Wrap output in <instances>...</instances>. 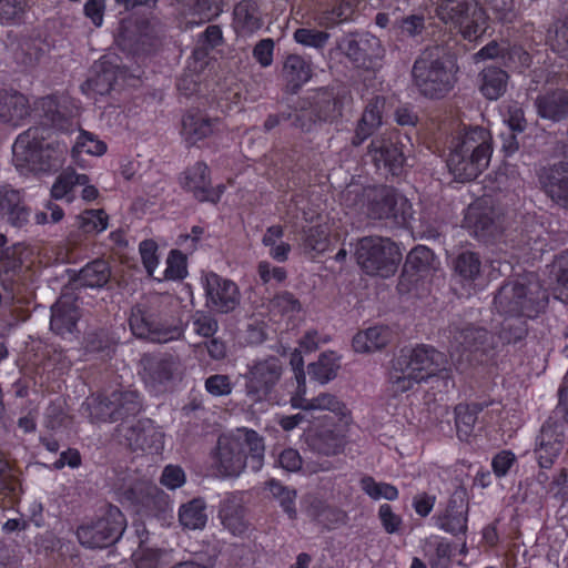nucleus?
<instances>
[{
	"label": "nucleus",
	"instance_id": "1",
	"mask_svg": "<svg viewBox=\"0 0 568 568\" xmlns=\"http://www.w3.org/2000/svg\"><path fill=\"white\" fill-rule=\"evenodd\" d=\"M39 108L42 112L41 125L31 126L19 134L13 144V152L23 156L38 170L50 171L55 169L60 162L57 150L51 143L45 142L50 138V131L73 132L78 128V123L60 110L57 100L52 97L42 98Z\"/></svg>",
	"mask_w": 568,
	"mask_h": 568
},
{
	"label": "nucleus",
	"instance_id": "2",
	"mask_svg": "<svg viewBox=\"0 0 568 568\" xmlns=\"http://www.w3.org/2000/svg\"><path fill=\"white\" fill-rule=\"evenodd\" d=\"M446 364L445 354L432 346L403 348L392 361L388 372L389 390L393 396L408 392L416 384L446 372Z\"/></svg>",
	"mask_w": 568,
	"mask_h": 568
},
{
	"label": "nucleus",
	"instance_id": "3",
	"mask_svg": "<svg viewBox=\"0 0 568 568\" xmlns=\"http://www.w3.org/2000/svg\"><path fill=\"white\" fill-rule=\"evenodd\" d=\"M263 437L253 429H239L233 435H222L213 454L214 466L224 477H236L245 468L258 471L264 464Z\"/></svg>",
	"mask_w": 568,
	"mask_h": 568
},
{
	"label": "nucleus",
	"instance_id": "4",
	"mask_svg": "<svg viewBox=\"0 0 568 568\" xmlns=\"http://www.w3.org/2000/svg\"><path fill=\"white\" fill-rule=\"evenodd\" d=\"M491 153L489 131L480 126L465 130L452 141L448 171L458 182L473 181L488 166Z\"/></svg>",
	"mask_w": 568,
	"mask_h": 568
},
{
	"label": "nucleus",
	"instance_id": "5",
	"mask_svg": "<svg viewBox=\"0 0 568 568\" xmlns=\"http://www.w3.org/2000/svg\"><path fill=\"white\" fill-rule=\"evenodd\" d=\"M458 67L439 45L426 48L412 69L413 83L427 99H442L454 88Z\"/></svg>",
	"mask_w": 568,
	"mask_h": 568
},
{
	"label": "nucleus",
	"instance_id": "6",
	"mask_svg": "<svg viewBox=\"0 0 568 568\" xmlns=\"http://www.w3.org/2000/svg\"><path fill=\"white\" fill-rule=\"evenodd\" d=\"M547 303V292L532 274L507 281L494 297L497 312L507 316L531 318L544 310Z\"/></svg>",
	"mask_w": 568,
	"mask_h": 568
},
{
	"label": "nucleus",
	"instance_id": "7",
	"mask_svg": "<svg viewBox=\"0 0 568 568\" xmlns=\"http://www.w3.org/2000/svg\"><path fill=\"white\" fill-rule=\"evenodd\" d=\"M129 325L138 338L153 343L176 341L184 334L182 325L170 321L163 313L158 295L143 298L131 308Z\"/></svg>",
	"mask_w": 568,
	"mask_h": 568
},
{
	"label": "nucleus",
	"instance_id": "8",
	"mask_svg": "<svg viewBox=\"0 0 568 568\" xmlns=\"http://www.w3.org/2000/svg\"><path fill=\"white\" fill-rule=\"evenodd\" d=\"M125 528L126 519L122 511L109 505L78 527L77 538L85 548H106L121 538Z\"/></svg>",
	"mask_w": 568,
	"mask_h": 568
},
{
	"label": "nucleus",
	"instance_id": "9",
	"mask_svg": "<svg viewBox=\"0 0 568 568\" xmlns=\"http://www.w3.org/2000/svg\"><path fill=\"white\" fill-rule=\"evenodd\" d=\"M436 16L465 40H477L485 31L486 13L477 0H437Z\"/></svg>",
	"mask_w": 568,
	"mask_h": 568
},
{
	"label": "nucleus",
	"instance_id": "10",
	"mask_svg": "<svg viewBox=\"0 0 568 568\" xmlns=\"http://www.w3.org/2000/svg\"><path fill=\"white\" fill-rule=\"evenodd\" d=\"M400 257L398 246L387 237H362L355 248L356 262L368 275L389 277L396 272Z\"/></svg>",
	"mask_w": 568,
	"mask_h": 568
},
{
	"label": "nucleus",
	"instance_id": "11",
	"mask_svg": "<svg viewBox=\"0 0 568 568\" xmlns=\"http://www.w3.org/2000/svg\"><path fill=\"white\" fill-rule=\"evenodd\" d=\"M283 372V362L274 355L255 359L248 364L243 378L244 392L250 402L256 404L275 399V388Z\"/></svg>",
	"mask_w": 568,
	"mask_h": 568
},
{
	"label": "nucleus",
	"instance_id": "12",
	"mask_svg": "<svg viewBox=\"0 0 568 568\" xmlns=\"http://www.w3.org/2000/svg\"><path fill=\"white\" fill-rule=\"evenodd\" d=\"M337 49L357 68L376 70L382 67L385 49L381 40L369 32H355L341 38Z\"/></svg>",
	"mask_w": 568,
	"mask_h": 568
},
{
	"label": "nucleus",
	"instance_id": "13",
	"mask_svg": "<svg viewBox=\"0 0 568 568\" xmlns=\"http://www.w3.org/2000/svg\"><path fill=\"white\" fill-rule=\"evenodd\" d=\"M366 214L373 220H393L405 223L412 206L407 199L389 186H376L365 193Z\"/></svg>",
	"mask_w": 568,
	"mask_h": 568
},
{
	"label": "nucleus",
	"instance_id": "14",
	"mask_svg": "<svg viewBox=\"0 0 568 568\" xmlns=\"http://www.w3.org/2000/svg\"><path fill=\"white\" fill-rule=\"evenodd\" d=\"M142 408V402L136 390H113L109 396H99L90 406V416L97 422L114 423L130 416H135Z\"/></svg>",
	"mask_w": 568,
	"mask_h": 568
},
{
	"label": "nucleus",
	"instance_id": "15",
	"mask_svg": "<svg viewBox=\"0 0 568 568\" xmlns=\"http://www.w3.org/2000/svg\"><path fill=\"white\" fill-rule=\"evenodd\" d=\"M205 306L215 314H229L236 310L241 303L239 286L233 281L214 272L202 275Z\"/></svg>",
	"mask_w": 568,
	"mask_h": 568
},
{
	"label": "nucleus",
	"instance_id": "16",
	"mask_svg": "<svg viewBox=\"0 0 568 568\" xmlns=\"http://www.w3.org/2000/svg\"><path fill=\"white\" fill-rule=\"evenodd\" d=\"M450 346L456 351L460 348L474 354L479 361L488 359L496 355L498 342L496 337L483 327L466 325L449 328Z\"/></svg>",
	"mask_w": 568,
	"mask_h": 568
},
{
	"label": "nucleus",
	"instance_id": "17",
	"mask_svg": "<svg viewBox=\"0 0 568 568\" xmlns=\"http://www.w3.org/2000/svg\"><path fill=\"white\" fill-rule=\"evenodd\" d=\"M181 187L192 193L199 202H210L216 204L225 191L223 184L212 186L210 169L206 163L199 161L192 166L186 168L180 175Z\"/></svg>",
	"mask_w": 568,
	"mask_h": 568
},
{
	"label": "nucleus",
	"instance_id": "18",
	"mask_svg": "<svg viewBox=\"0 0 568 568\" xmlns=\"http://www.w3.org/2000/svg\"><path fill=\"white\" fill-rule=\"evenodd\" d=\"M140 375L144 383L158 388L172 381L180 367V359L170 353H146L140 359Z\"/></svg>",
	"mask_w": 568,
	"mask_h": 568
},
{
	"label": "nucleus",
	"instance_id": "19",
	"mask_svg": "<svg viewBox=\"0 0 568 568\" xmlns=\"http://www.w3.org/2000/svg\"><path fill=\"white\" fill-rule=\"evenodd\" d=\"M368 154L377 168L383 166L392 175L399 176L404 172L406 158L404 145L396 136H378L368 145Z\"/></svg>",
	"mask_w": 568,
	"mask_h": 568
},
{
	"label": "nucleus",
	"instance_id": "20",
	"mask_svg": "<svg viewBox=\"0 0 568 568\" xmlns=\"http://www.w3.org/2000/svg\"><path fill=\"white\" fill-rule=\"evenodd\" d=\"M565 439L564 423L557 415H550L542 424L536 454L541 468H550L559 456Z\"/></svg>",
	"mask_w": 568,
	"mask_h": 568
},
{
	"label": "nucleus",
	"instance_id": "21",
	"mask_svg": "<svg viewBox=\"0 0 568 568\" xmlns=\"http://www.w3.org/2000/svg\"><path fill=\"white\" fill-rule=\"evenodd\" d=\"M468 501L464 488L456 489L448 499L446 508L435 515V525L453 535L466 534L468 523Z\"/></svg>",
	"mask_w": 568,
	"mask_h": 568
},
{
	"label": "nucleus",
	"instance_id": "22",
	"mask_svg": "<svg viewBox=\"0 0 568 568\" xmlns=\"http://www.w3.org/2000/svg\"><path fill=\"white\" fill-rule=\"evenodd\" d=\"M538 180L545 194L557 206L568 210V162L559 161L541 168Z\"/></svg>",
	"mask_w": 568,
	"mask_h": 568
},
{
	"label": "nucleus",
	"instance_id": "23",
	"mask_svg": "<svg viewBox=\"0 0 568 568\" xmlns=\"http://www.w3.org/2000/svg\"><path fill=\"white\" fill-rule=\"evenodd\" d=\"M122 437L132 450L159 453L163 448V433L149 418L122 427Z\"/></svg>",
	"mask_w": 568,
	"mask_h": 568
},
{
	"label": "nucleus",
	"instance_id": "24",
	"mask_svg": "<svg viewBox=\"0 0 568 568\" xmlns=\"http://www.w3.org/2000/svg\"><path fill=\"white\" fill-rule=\"evenodd\" d=\"M80 316L77 297L73 294H63L51 306L50 328L62 337L73 334Z\"/></svg>",
	"mask_w": 568,
	"mask_h": 568
},
{
	"label": "nucleus",
	"instance_id": "25",
	"mask_svg": "<svg viewBox=\"0 0 568 568\" xmlns=\"http://www.w3.org/2000/svg\"><path fill=\"white\" fill-rule=\"evenodd\" d=\"M310 99L312 114L318 122L333 123L342 116L344 95L334 88H320Z\"/></svg>",
	"mask_w": 568,
	"mask_h": 568
},
{
	"label": "nucleus",
	"instance_id": "26",
	"mask_svg": "<svg viewBox=\"0 0 568 568\" xmlns=\"http://www.w3.org/2000/svg\"><path fill=\"white\" fill-rule=\"evenodd\" d=\"M30 210L20 191L10 185L0 187V217L14 227H22L29 222Z\"/></svg>",
	"mask_w": 568,
	"mask_h": 568
},
{
	"label": "nucleus",
	"instance_id": "27",
	"mask_svg": "<svg viewBox=\"0 0 568 568\" xmlns=\"http://www.w3.org/2000/svg\"><path fill=\"white\" fill-rule=\"evenodd\" d=\"M537 114L552 122L568 119V90L555 89L539 94L535 99Z\"/></svg>",
	"mask_w": 568,
	"mask_h": 568
},
{
	"label": "nucleus",
	"instance_id": "28",
	"mask_svg": "<svg viewBox=\"0 0 568 568\" xmlns=\"http://www.w3.org/2000/svg\"><path fill=\"white\" fill-rule=\"evenodd\" d=\"M282 75L286 91L295 94L313 75L311 61L300 54H288L283 63Z\"/></svg>",
	"mask_w": 568,
	"mask_h": 568
},
{
	"label": "nucleus",
	"instance_id": "29",
	"mask_svg": "<svg viewBox=\"0 0 568 568\" xmlns=\"http://www.w3.org/2000/svg\"><path fill=\"white\" fill-rule=\"evenodd\" d=\"M28 98L20 92H0V122L17 128L30 115Z\"/></svg>",
	"mask_w": 568,
	"mask_h": 568
},
{
	"label": "nucleus",
	"instance_id": "30",
	"mask_svg": "<svg viewBox=\"0 0 568 568\" xmlns=\"http://www.w3.org/2000/svg\"><path fill=\"white\" fill-rule=\"evenodd\" d=\"M219 124L217 119H210L200 112H187L182 119V135L190 145L212 135Z\"/></svg>",
	"mask_w": 568,
	"mask_h": 568
},
{
	"label": "nucleus",
	"instance_id": "31",
	"mask_svg": "<svg viewBox=\"0 0 568 568\" xmlns=\"http://www.w3.org/2000/svg\"><path fill=\"white\" fill-rule=\"evenodd\" d=\"M234 30L240 36H251L262 28L263 21L256 2L240 1L233 10Z\"/></svg>",
	"mask_w": 568,
	"mask_h": 568
},
{
	"label": "nucleus",
	"instance_id": "32",
	"mask_svg": "<svg viewBox=\"0 0 568 568\" xmlns=\"http://www.w3.org/2000/svg\"><path fill=\"white\" fill-rule=\"evenodd\" d=\"M465 226L480 241H489L499 233V226L491 211L469 207L465 216Z\"/></svg>",
	"mask_w": 568,
	"mask_h": 568
},
{
	"label": "nucleus",
	"instance_id": "33",
	"mask_svg": "<svg viewBox=\"0 0 568 568\" xmlns=\"http://www.w3.org/2000/svg\"><path fill=\"white\" fill-rule=\"evenodd\" d=\"M344 443V436L339 429L333 426H321L308 437L311 449L325 456L336 455L342 452Z\"/></svg>",
	"mask_w": 568,
	"mask_h": 568
},
{
	"label": "nucleus",
	"instance_id": "34",
	"mask_svg": "<svg viewBox=\"0 0 568 568\" xmlns=\"http://www.w3.org/2000/svg\"><path fill=\"white\" fill-rule=\"evenodd\" d=\"M509 75L499 67L487 65L478 74V88L488 100L499 99L507 89Z\"/></svg>",
	"mask_w": 568,
	"mask_h": 568
},
{
	"label": "nucleus",
	"instance_id": "35",
	"mask_svg": "<svg viewBox=\"0 0 568 568\" xmlns=\"http://www.w3.org/2000/svg\"><path fill=\"white\" fill-rule=\"evenodd\" d=\"M111 276L109 262L103 258H95L79 271L75 281L83 287L102 288L110 282Z\"/></svg>",
	"mask_w": 568,
	"mask_h": 568
},
{
	"label": "nucleus",
	"instance_id": "36",
	"mask_svg": "<svg viewBox=\"0 0 568 568\" xmlns=\"http://www.w3.org/2000/svg\"><path fill=\"white\" fill-rule=\"evenodd\" d=\"M390 332L384 326H373L358 332L353 337V348L358 353H371L379 351L389 342Z\"/></svg>",
	"mask_w": 568,
	"mask_h": 568
},
{
	"label": "nucleus",
	"instance_id": "37",
	"mask_svg": "<svg viewBox=\"0 0 568 568\" xmlns=\"http://www.w3.org/2000/svg\"><path fill=\"white\" fill-rule=\"evenodd\" d=\"M179 523L184 529L202 530L207 523L206 504L202 498H194L179 509Z\"/></svg>",
	"mask_w": 568,
	"mask_h": 568
},
{
	"label": "nucleus",
	"instance_id": "38",
	"mask_svg": "<svg viewBox=\"0 0 568 568\" xmlns=\"http://www.w3.org/2000/svg\"><path fill=\"white\" fill-rule=\"evenodd\" d=\"M87 183H89L87 174H81L72 168H67L57 176L50 191L51 197L53 200L67 199L70 203L73 200L71 196L73 189L77 185H84Z\"/></svg>",
	"mask_w": 568,
	"mask_h": 568
},
{
	"label": "nucleus",
	"instance_id": "39",
	"mask_svg": "<svg viewBox=\"0 0 568 568\" xmlns=\"http://www.w3.org/2000/svg\"><path fill=\"white\" fill-rule=\"evenodd\" d=\"M528 334L527 320L521 316H508L501 324L497 333L498 345H517L521 343Z\"/></svg>",
	"mask_w": 568,
	"mask_h": 568
},
{
	"label": "nucleus",
	"instance_id": "40",
	"mask_svg": "<svg viewBox=\"0 0 568 568\" xmlns=\"http://www.w3.org/2000/svg\"><path fill=\"white\" fill-rule=\"evenodd\" d=\"M486 404L471 403L458 404L455 407V424L457 435L460 439L467 438L474 430L478 414L486 407Z\"/></svg>",
	"mask_w": 568,
	"mask_h": 568
},
{
	"label": "nucleus",
	"instance_id": "41",
	"mask_svg": "<svg viewBox=\"0 0 568 568\" xmlns=\"http://www.w3.org/2000/svg\"><path fill=\"white\" fill-rule=\"evenodd\" d=\"M341 365L334 352H325L320 355L316 362L307 366L312 379L326 384L337 376Z\"/></svg>",
	"mask_w": 568,
	"mask_h": 568
},
{
	"label": "nucleus",
	"instance_id": "42",
	"mask_svg": "<svg viewBox=\"0 0 568 568\" xmlns=\"http://www.w3.org/2000/svg\"><path fill=\"white\" fill-rule=\"evenodd\" d=\"M139 500L148 516L160 517L170 509L169 496L156 486H145Z\"/></svg>",
	"mask_w": 568,
	"mask_h": 568
},
{
	"label": "nucleus",
	"instance_id": "43",
	"mask_svg": "<svg viewBox=\"0 0 568 568\" xmlns=\"http://www.w3.org/2000/svg\"><path fill=\"white\" fill-rule=\"evenodd\" d=\"M265 487L270 490L272 497L280 503L282 509L291 519L296 518V490L284 486L280 480L271 478L265 483Z\"/></svg>",
	"mask_w": 568,
	"mask_h": 568
},
{
	"label": "nucleus",
	"instance_id": "44",
	"mask_svg": "<svg viewBox=\"0 0 568 568\" xmlns=\"http://www.w3.org/2000/svg\"><path fill=\"white\" fill-rule=\"evenodd\" d=\"M106 151V144L95 135L87 131H80L71 154L77 163H80V156L85 153L89 155H102Z\"/></svg>",
	"mask_w": 568,
	"mask_h": 568
},
{
	"label": "nucleus",
	"instance_id": "45",
	"mask_svg": "<svg viewBox=\"0 0 568 568\" xmlns=\"http://www.w3.org/2000/svg\"><path fill=\"white\" fill-rule=\"evenodd\" d=\"M435 255L430 248L424 245L414 247L406 257L405 271L424 273L432 268H435Z\"/></svg>",
	"mask_w": 568,
	"mask_h": 568
},
{
	"label": "nucleus",
	"instance_id": "46",
	"mask_svg": "<svg viewBox=\"0 0 568 568\" xmlns=\"http://www.w3.org/2000/svg\"><path fill=\"white\" fill-rule=\"evenodd\" d=\"M455 272L465 281H475L481 271V261L477 253L464 251L454 260Z\"/></svg>",
	"mask_w": 568,
	"mask_h": 568
},
{
	"label": "nucleus",
	"instance_id": "47",
	"mask_svg": "<svg viewBox=\"0 0 568 568\" xmlns=\"http://www.w3.org/2000/svg\"><path fill=\"white\" fill-rule=\"evenodd\" d=\"M244 511V508L235 503H224L220 509L222 524L233 535H241L246 530Z\"/></svg>",
	"mask_w": 568,
	"mask_h": 568
},
{
	"label": "nucleus",
	"instance_id": "48",
	"mask_svg": "<svg viewBox=\"0 0 568 568\" xmlns=\"http://www.w3.org/2000/svg\"><path fill=\"white\" fill-rule=\"evenodd\" d=\"M77 226L85 234L101 233L108 227L109 216L104 210H85L75 216Z\"/></svg>",
	"mask_w": 568,
	"mask_h": 568
},
{
	"label": "nucleus",
	"instance_id": "49",
	"mask_svg": "<svg viewBox=\"0 0 568 568\" xmlns=\"http://www.w3.org/2000/svg\"><path fill=\"white\" fill-rule=\"evenodd\" d=\"M223 43V33L220 26L211 24L199 36L197 45L193 50L195 59L207 57L209 51Z\"/></svg>",
	"mask_w": 568,
	"mask_h": 568
},
{
	"label": "nucleus",
	"instance_id": "50",
	"mask_svg": "<svg viewBox=\"0 0 568 568\" xmlns=\"http://www.w3.org/2000/svg\"><path fill=\"white\" fill-rule=\"evenodd\" d=\"M362 490L374 500L386 499L396 500L398 489L388 483L376 481L372 476H364L361 481Z\"/></svg>",
	"mask_w": 568,
	"mask_h": 568
},
{
	"label": "nucleus",
	"instance_id": "51",
	"mask_svg": "<svg viewBox=\"0 0 568 568\" xmlns=\"http://www.w3.org/2000/svg\"><path fill=\"white\" fill-rule=\"evenodd\" d=\"M328 247V233L326 227L316 225L304 232L303 248L305 253H323Z\"/></svg>",
	"mask_w": 568,
	"mask_h": 568
},
{
	"label": "nucleus",
	"instance_id": "52",
	"mask_svg": "<svg viewBox=\"0 0 568 568\" xmlns=\"http://www.w3.org/2000/svg\"><path fill=\"white\" fill-rule=\"evenodd\" d=\"M293 38L304 47L322 50L327 44L331 36L328 32L315 28H298L294 31Z\"/></svg>",
	"mask_w": 568,
	"mask_h": 568
},
{
	"label": "nucleus",
	"instance_id": "53",
	"mask_svg": "<svg viewBox=\"0 0 568 568\" xmlns=\"http://www.w3.org/2000/svg\"><path fill=\"white\" fill-rule=\"evenodd\" d=\"M207 311H195L192 314L191 321L194 332L205 338L213 337L219 329L217 320Z\"/></svg>",
	"mask_w": 568,
	"mask_h": 568
},
{
	"label": "nucleus",
	"instance_id": "54",
	"mask_svg": "<svg viewBox=\"0 0 568 568\" xmlns=\"http://www.w3.org/2000/svg\"><path fill=\"white\" fill-rule=\"evenodd\" d=\"M303 409H321L329 410L337 415H344L345 405L337 399L336 396L323 393L312 399H304V404L301 405Z\"/></svg>",
	"mask_w": 568,
	"mask_h": 568
},
{
	"label": "nucleus",
	"instance_id": "55",
	"mask_svg": "<svg viewBox=\"0 0 568 568\" xmlns=\"http://www.w3.org/2000/svg\"><path fill=\"white\" fill-rule=\"evenodd\" d=\"M113 82L114 73L111 70L103 69L101 72H97L95 75L90 77L82 89L103 95L111 91Z\"/></svg>",
	"mask_w": 568,
	"mask_h": 568
},
{
	"label": "nucleus",
	"instance_id": "56",
	"mask_svg": "<svg viewBox=\"0 0 568 568\" xmlns=\"http://www.w3.org/2000/svg\"><path fill=\"white\" fill-rule=\"evenodd\" d=\"M186 258L179 250H172L166 258L164 277L166 280H182L186 276Z\"/></svg>",
	"mask_w": 568,
	"mask_h": 568
},
{
	"label": "nucleus",
	"instance_id": "57",
	"mask_svg": "<svg viewBox=\"0 0 568 568\" xmlns=\"http://www.w3.org/2000/svg\"><path fill=\"white\" fill-rule=\"evenodd\" d=\"M28 0H0V21L2 24H10L21 19Z\"/></svg>",
	"mask_w": 568,
	"mask_h": 568
},
{
	"label": "nucleus",
	"instance_id": "58",
	"mask_svg": "<svg viewBox=\"0 0 568 568\" xmlns=\"http://www.w3.org/2000/svg\"><path fill=\"white\" fill-rule=\"evenodd\" d=\"M353 13V6L349 1H342L332 10L324 11L320 18V23L326 27L346 21Z\"/></svg>",
	"mask_w": 568,
	"mask_h": 568
},
{
	"label": "nucleus",
	"instance_id": "59",
	"mask_svg": "<svg viewBox=\"0 0 568 568\" xmlns=\"http://www.w3.org/2000/svg\"><path fill=\"white\" fill-rule=\"evenodd\" d=\"M271 305L282 314H294L301 311V302L288 291L276 294L271 300Z\"/></svg>",
	"mask_w": 568,
	"mask_h": 568
},
{
	"label": "nucleus",
	"instance_id": "60",
	"mask_svg": "<svg viewBox=\"0 0 568 568\" xmlns=\"http://www.w3.org/2000/svg\"><path fill=\"white\" fill-rule=\"evenodd\" d=\"M139 252L148 275L153 276L159 264L158 244L153 240H144L139 245Z\"/></svg>",
	"mask_w": 568,
	"mask_h": 568
},
{
	"label": "nucleus",
	"instance_id": "61",
	"mask_svg": "<svg viewBox=\"0 0 568 568\" xmlns=\"http://www.w3.org/2000/svg\"><path fill=\"white\" fill-rule=\"evenodd\" d=\"M517 463L516 455L508 449L500 450L491 459V468L497 478L507 476L511 467Z\"/></svg>",
	"mask_w": 568,
	"mask_h": 568
},
{
	"label": "nucleus",
	"instance_id": "62",
	"mask_svg": "<svg viewBox=\"0 0 568 568\" xmlns=\"http://www.w3.org/2000/svg\"><path fill=\"white\" fill-rule=\"evenodd\" d=\"M386 100L384 97L375 95L366 104L362 118L364 122L367 120L371 125L381 126L383 123V112L385 109Z\"/></svg>",
	"mask_w": 568,
	"mask_h": 568
},
{
	"label": "nucleus",
	"instance_id": "63",
	"mask_svg": "<svg viewBox=\"0 0 568 568\" xmlns=\"http://www.w3.org/2000/svg\"><path fill=\"white\" fill-rule=\"evenodd\" d=\"M378 518L384 530L387 534H397L403 525V519L399 515L395 514L388 504H383L378 508Z\"/></svg>",
	"mask_w": 568,
	"mask_h": 568
},
{
	"label": "nucleus",
	"instance_id": "64",
	"mask_svg": "<svg viewBox=\"0 0 568 568\" xmlns=\"http://www.w3.org/2000/svg\"><path fill=\"white\" fill-rule=\"evenodd\" d=\"M205 389L213 396H226L231 394L233 385L227 375L215 374L206 378Z\"/></svg>",
	"mask_w": 568,
	"mask_h": 568
}]
</instances>
